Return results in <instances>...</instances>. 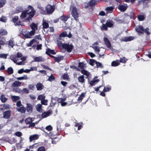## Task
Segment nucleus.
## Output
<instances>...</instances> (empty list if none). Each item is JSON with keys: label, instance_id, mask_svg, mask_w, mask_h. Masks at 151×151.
<instances>
[{"label": "nucleus", "instance_id": "393cba45", "mask_svg": "<svg viewBox=\"0 0 151 151\" xmlns=\"http://www.w3.org/2000/svg\"><path fill=\"white\" fill-rule=\"evenodd\" d=\"M60 19L61 20L64 22H66L68 19L69 18V17L68 16H66L65 15H63L62 16L60 17Z\"/></svg>", "mask_w": 151, "mask_h": 151}, {"label": "nucleus", "instance_id": "bf43d9fd", "mask_svg": "<svg viewBox=\"0 0 151 151\" xmlns=\"http://www.w3.org/2000/svg\"><path fill=\"white\" fill-rule=\"evenodd\" d=\"M14 91L18 93H21L22 92L21 90L18 87H17L14 88Z\"/></svg>", "mask_w": 151, "mask_h": 151}, {"label": "nucleus", "instance_id": "37998d69", "mask_svg": "<svg viewBox=\"0 0 151 151\" xmlns=\"http://www.w3.org/2000/svg\"><path fill=\"white\" fill-rule=\"evenodd\" d=\"M45 98V96L44 94L40 95L38 96L37 99L42 101V100H44Z\"/></svg>", "mask_w": 151, "mask_h": 151}, {"label": "nucleus", "instance_id": "f257e3e1", "mask_svg": "<svg viewBox=\"0 0 151 151\" xmlns=\"http://www.w3.org/2000/svg\"><path fill=\"white\" fill-rule=\"evenodd\" d=\"M36 13V11L34 8L31 5H29L28 7V9L23 11L20 17L22 19H24L27 17V14L29 16L25 19V21L30 22L32 20V18L34 17Z\"/></svg>", "mask_w": 151, "mask_h": 151}, {"label": "nucleus", "instance_id": "f03ea898", "mask_svg": "<svg viewBox=\"0 0 151 151\" xmlns=\"http://www.w3.org/2000/svg\"><path fill=\"white\" fill-rule=\"evenodd\" d=\"M114 25V22L112 20L109 19L106 21L105 24H102L100 27V28L101 30H107L108 27H113Z\"/></svg>", "mask_w": 151, "mask_h": 151}, {"label": "nucleus", "instance_id": "c9c22d12", "mask_svg": "<svg viewBox=\"0 0 151 151\" xmlns=\"http://www.w3.org/2000/svg\"><path fill=\"white\" fill-rule=\"evenodd\" d=\"M7 72L10 75L13 73L14 70L12 67H9L8 68Z\"/></svg>", "mask_w": 151, "mask_h": 151}, {"label": "nucleus", "instance_id": "8fccbe9b", "mask_svg": "<svg viewBox=\"0 0 151 151\" xmlns=\"http://www.w3.org/2000/svg\"><path fill=\"white\" fill-rule=\"evenodd\" d=\"M111 89V87L110 86H109L108 87H104V92H107L109 91H110Z\"/></svg>", "mask_w": 151, "mask_h": 151}, {"label": "nucleus", "instance_id": "0e129e2a", "mask_svg": "<svg viewBox=\"0 0 151 151\" xmlns=\"http://www.w3.org/2000/svg\"><path fill=\"white\" fill-rule=\"evenodd\" d=\"M0 21L3 22H5L6 21V18L5 17H1L0 18Z\"/></svg>", "mask_w": 151, "mask_h": 151}, {"label": "nucleus", "instance_id": "680f3d73", "mask_svg": "<svg viewBox=\"0 0 151 151\" xmlns=\"http://www.w3.org/2000/svg\"><path fill=\"white\" fill-rule=\"evenodd\" d=\"M37 151H45V150L44 147H40L38 148Z\"/></svg>", "mask_w": 151, "mask_h": 151}, {"label": "nucleus", "instance_id": "a18cd8bd", "mask_svg": "<svg viewBox=\"0 0 151 151\" xmlns=\"http://www.w3.org/2000/svg\"><path fill=\"white\" fill-rule=\"evenodd\" d=\"M6 2V0H0V8L3 7Z\"/></svg>", "mask_w": 151, "mask_h": 151}, {"label": "nucleus", "instance_id": "c756f323", "mask_svg": "<svg viewBox=\"0 0 151 151\" xmlns=\"http://www.w3.org/2000/svg\"><path fill=\"white\" fill-rule=\"evenodd\" d=\"M42 25L43 26L42 28L43 29H47L49 27L48 23L45 21H43L42 24Z\"/></svg>", "mask_w": 151, "mask_h": 151}, {"label": "nucleus", "instance_id": "774afa93", "mask_svg": "<svg viewBox=\"0 0 151 151\" xmlns=\"http://www.w3.org/2000/svg\"><path fill=\"white\" fill-rule=\"evenodd\" d=\"M16 135L18 137H20L22 135V133L21 132H17L15 133Z\"/></svg>", "mask_w": 151, "mask_h": 151}, {"label": "nucleus", "instance_id": "7c9ffc66", "mask_svg": "<svg viewBox=\"0 0 151 151\" xmlns=\"http://www.w3.org/2000/svg\"><path fill=\"white\" fill-rule=\"evenodd\" d=\"M99 81V79H97L91 81L90 82V84L91 86H94Z\"/></svg>", "mask_w": 151, "mask_h": 151}, {"label": "nucleus", "instance_id": "6e6d98bb", "mask_svg": "<svg viewBox=\"0 0 151 151\" xmlns=\"http://www.w3.org/2000/svg\"><path fill=\"white\" fill-rule=\"evenodd\" d=\"M40 12L43 14H47V11H46V10H44L43 8L41 9Z\"/></svg>", "mask_w": 151, "mask_h": 151}, {"label": "nucleus", "instance_id": "4c0bfd02", "mask_svg": "<svg viewBox=\"0 0 151 151\" xmlns=\"http://www.w3.org/2000/svg\"><path fill=\"white\" fill-rule=\"evenodd\" d=\"M39 147V144L38 143H36L30 146V147L31 149H34V148H38Z\"/></svg>", "mask_w": 151, "mask_h": 151}, {"label": "nucleus", "instance_id": "052dcab7", "mask_svg": "<svg viewBox=\"0 0 151 151\" xmlns=\"http://www.w3.org/2000/svg\"><path fill=\"white\" fill-rule=\"evenodd\" d=\"M48 101L47 100H43L41 101L42 104L44 105H47V104Z\"/></svg>", "mask_w": 151, "mask_h": 151}, {"label": "nucleus", "instance_id": "a19ab883", "mask_svg": "<svg viewBox=\"0 0 151 151\" xmlns=\"http://www.w3.org/2000/svg\"><path fill=\"white\" fill-rule=\"evenodd\" d=\"M145 33L147 35H149L150 33L149 31V29L148 27H147L145 29L144 28V31H143V33Z\"/></svg>", "mask_w": 151, "mask_h": 151}, {"label": "nucleus", "instance_id": "c03bdc74", "mask_svg": "<svg viewBox=\"0 0 151 151\" xmlns=\"http://www.w3.org/2000/svg\"><path fill=\"white\" fill-rule=\"evenodd\" d=\"M17 58L16 56H12L11 58V60L13 61L15 63H17Z\"/></svg>", "mask_w": 151, "mask_h": 151}, {"label": "nucleus", "instance_id": "f3484780", "mask_svg": "<svg viewBox=\"0 0 151 151\" xmlns=\"http://www.w3.org/2000/svg\"><path fill=\"white\" fill-rule=\"evenodd\" d=\"M38 138L39 136L37 134H34L31 135L29 137V141L30 142H32L33 140L37 139Z\"/></svg>", "mask_w": 151, "mask_h": 151}, {"label": "nucleus", "instance_id": "0eeeda50", "mask_svg": "<svg viewBox=\"0 0 151 151\" xmlns=\"http://www.w3.org/2000/svg\"><path fill=\"white\" fill-rule=\"evenodd\" d=\"M126 5L119 4L118 6V8L122 12H124L127 8L128 6L126 4Z\"/></svg>", "mask_w": 151, "mask_h": 151}, {"label": "nucleus", "instance_id": "dca6fc26", "mask_svg": "<svg viewBox=\"0 0 151 151\" xmlns=\"http://www.w3.org/2000/svg\"><path fill=\"white\" fill-rule=\"evenodd\" d=\"M45 53L48 55H50L51 54L53 55H55L56 54V52L55 51L53 50H51L49 48H48L47 51H46Z\"/></svg>", "mask_w": 151, "mask_h": 151}, {"label": "nucleus", "instance_id": "e433bc0d", "mask_svg": "<svg viewBox=\"0 0 151 151\" xmlns=\"http://www.w3.org/2000/svg\"><path fill=\"white\" fill-rule=\"evenodd\" d=\"M145 18V17L143 15H138L137 16V18L139 21H142L144 20Z\"/></svg>", "mask_w": 151, "mask_h": 151}, {"label": "nucleus", "instance_id": "79ce46f5", "mask_svg": "<svg viewBox=\"0 0 151 151\" xmlns=\"http://www.w3.org/2000/svg\"><path fill=\"white\" fill-rule=\"evenodd\" d=\"M67 36V33L66 31H64L61 33L59 37H65Z\"/></svg>", "mask_w": 151, "mask_h": 151}, {"label": "nucleus", "instance_id": "3c124183", "mask_svg": "<svg viewBox=\"0 0 151 151\" xmlns=\"http://www.w3.org/2000/svg\"><path fill=\"white\" fill-rule=\"evenodd\" d=\"M32 122V119L30 118H27L25 120V122L27 124H30Z\"/></svg>", "mask_w": 151, "mask_h": 151}, {"label": "nucleus", "instance_id": "603ef678", "mask_svg": "<svg viewBox=\"0 0 151 151\" xmlns=\"http://www.w3.org/2000/svg\"><path fill=\"white\" fill-rule=\"evenodd\" d=\"M96 61L93 59H90V60L89 64L91 66H93L94 65V63H96Z\"/></svg>", "mask_w": 151, "mask_h": 151}, {"label": "nucleus", "instance_id": "c85d7f7f", "mask_svg": "<svg viewBox=\"0 0 151 151\" xmlns=\"http://www.w3.org/2000/svg\"><path fill=\"white\" fill-rule=\"evenodd\" d=\"M0 100L3 103L5 102L8 100L7 98L5 97V95L2 94L0 96Z\"/></svg>", "mask_w": 151, "mask_h": 151}, {"label": "nucleus", "instance_id": "9d476101", "mask_svg": "<svg viewBox=\"0 0 151 151\" xmlns=\"http://www.w3.org/2000/svg\"><path fill=\"white\" fill-rule=\"evenodd\" d=\"M99 45V43L98 42H96L94 43L93 44L92 46L91 47L96 51L99 52L100 51L99 47L97 46V45Z\"/></svg>", "mask_w": 151, "mask_h": 151}, {"label": "nucleus", "instance_id": "423d86ee", "mask_svg": "<svg viewBox=\"0 0 151 151\" xmlns=\"http://www.w3.org/2000/svg\"><path fill=\"white\" fill-rule=\"evenodd\" d=\"M11 111L10 110H8L5 111L3 113V117L6 119H9L11 116Z\"/></svg>", "mask_w": 151, "mask_h": 151}, {"label": "nucleus", "instance_id": "a211bd4d", "mask_svg": "<svg viewBox=\"0 0 151 151\" xmlns=\"http://www.w3.org/2000/svg\"><path fill=\"white\" fill-rule=\"evenodd\" d=\"M84 76L83 75H82L79 76L78 78V82L81 83H85V79L84 78Z\"/></svg>", "mask_w": 151, "mask_h": 151}, {"label": "nucleus", "instance_id": "13d9d810", "mask_svg": "<svg viewBox=\"0 0 151 151\" xmlns=\"http://www.w3.org/2000/svg\"><path fill=\"white\" fill-rule=\"evenodd\" d=\"M96 66L97 68L100 67L101 68H103V67L102 64L100 62L96 61Z\"/></svg>", "mask_w": 151, "mask_h": 151}, {"label": "nucleus", "instance_id": "bb28decb", "mask_svg": "<svg viewBox=\"0 0 151 151\" xmlns=\"http://www.w3.org/2000/svg\"><path fill=\"white\" fill-rule=\"evenodd\" d=\"M63 56L59 55L58 57H56L54 60L56 62L59 63L60 61L63 60Z\"/></svg>", "mask_w": 151, "mask_h": 151}, {"label": "nucleus", "instance_id": "9b49d317", "mask_svg": "<svg viewBox=\"0 0 151 151\" xmlns=\"http://www.w3.org/2000/svg\"><path fill=\"white\" fill-rule=\"evenodd\" d=\"M134 39V36H130L123 37L122 39V40L124 42H128L133 40Z\"/></svg>", "mask_w": 151, "mask_h": 151}, {"label": "nucleus", "instance_id": "338daca9", "mask_svg": "<svg viewBox=\"0 0 151 151\" xmlns=\"http://www.w3.org/2000/svg\"><path fill=\"white\" fill-rule=\"evenodd\" d=\"M42 45L41 44L37 45L36 49L37 50H41L42 49Z\"/></svg>", "mask_w": 151, "mask_h": 151}, {"label": "nucleus", "instance_id": "4be33fe9", "mask_svg": "<svg viewBox=\"0 0 151 151\" xmlns=\"http://www.w3.org/2000/svg\"><path fill=\"white\" fill-rule=\"evenodd\" d=\"M21 84V83L19 81H16L14 82L12 84V87H18L19 86H20Z\"/></svg>", "mask_w": 151, "mask_h": 151}, {"label": "nucleus", "instance_id": "09e8293b", "mask_svg": "<svg viewBox=\"0 0 151 151\" xmlns=\"http://www.w3.org/2000/svg\"><path fill=\"white\" fill-rule=\"evenodd\" d=\"M55 79V77L53 76L52 74H51V76L49 77L48 80L50 81H52L54 80Z\"/></svg>", "mask_w": 151, "mask_h": 151}, {"label": "nucleus", "instance_id": "ddd939ff", "mask_svg": "<svg viewBox=\"0 0 151 151\" xmlns=\"http://www.w3.org/2000/svg\"><path fill=\"white\" fill-rule=\"evenodd\" d=\"M99 2V1L96 0H91L88 3V5L91 7L93 6L95 4H97Z\"/></svg>", "mask_w": 151, "mask_h": 151}, {"label": "nucleus", "instance_id": "49530a36", "mask_svg": "<svg viewBox=\"0 0 151 151\" xmlns=\"http://www.w3.org/2000/svg\"><path fill=\"white\" fill-rule=\"evenodd\" d=\"M85 66V64L83 62H79L78 67L81 69H84Z\"/></svg>", "mask_w": 151, "mask_h": 151}, {"label": "nucleus", "instance_id": "39448f33", "mask_svg": "<svg viewBox=\"0 0 151 151\" xmlns=\"http://www.w3.org/2000/svg\"><path fill=\"white\" fill-rule=\"evenodd\" d=\"M72 15L76 20H77L78 17V12L77 9L75 7H73L72 10Z\"/></svg>", "mask_w": 151, "mask_h": 151}, {"label": "nucleus", "instance_id": "b1692460", "mask_svg": "<svg viewBox=\"0 0 151 151\" xmlns=\"http://www.w3.org/2000/svg\"><path fill=\"white\" fill-rule=\"evenodd\" d=\"M57 45L58 47L61 49H62L63 48V45L64 44H63L62 41H60L59 40H57Z\"/></svg>", "mask_w": 151, "mask_h": 151}, {"label": "nucleus", "instance_id": "7ed1b4c3", "mask_svg": "<svg viewBox=\"0 0 151 151\" xmlns=\"http://www.w3.org/2000/svg\"><path fill=\"white\" fill-rule=\"evenodd\" d=\"M47 14H51L54 12L55 10V7L54 5L52 6L50 4H48L46 6V9Z\"/></svg>", "mask_w": 151, "mask_h": 151}, {"label": "nucleus", "instance_id": "4d7b16f0", "mask_svg": "<svg viewBox=\"0 0 151 151\" xmlns=\"http://www.w3.org/2000/svg\"><path fill=\"white\" fill-rule=\"evenodd\" d=\"M7 56V54H0V58H2L4 59H6Z\"/></svg>", "mask_w": 151, "mask_h": 151}, {"label": "nucleus", "instance_id": "a878e982", "mask_svg": "<svg viewBox=\"0 0 151 151\" xmlns=\"http://www.w3.org/2000/svg\"><path fill=\"white\" fill-rule=\"evenodd\" d=\"M119 60H116V61H114L111 62V65L112 66L115 67L118 66L120 64V63L119 62Z\"/></svg>", "mask_w": 151, "mask_h": 151}, {"label": "nucleus", "instance_id": "72a5a7b5", "mask_svg": "<svg viewBox=\"0 0 151 151\" xmlns=\"http://www.w3.org/2000/svg\"><path fill=\"white\" fill-rule=\"evenodd\" d=\"M12 99L14 102H16L20 99V97L19 96H12Z\"/></svg>", "mask_w": 151, "mask_h": 151}, {"label": "nucleus", "instance_id": "864d4df0", "mask_svg": "<svg viewBox=\"0 0 151 151\" xmlns=\"http://www.w3.org/2000/svg\"><path fill=\"white\" fill-rule=\"evenodd\" d=\"M19 19V17L18 16H15L12 19L13 22L15 23Z\"/></svg>", "mask_w": 151, "mask_h": 151}, {"label": "nucleus", "instance_id": "6e6552de", "mask_svg": "<svg viewBox=\"0 0 151 151\" xmlns=\"http://www.w3.org/2000/svg\"><path fill=\"white\" fill-rule=\"evenodd\" d=\"M52 112L51 110H49L47 112L43 113L41 115L42 118L43 119L47 117L52 114Z\"/></svg>", "mask_w": 151, "mask_h": 151}, {"label": "nucleus", "instance_id": "ea45409f", "mask_svg": "<svg viewBox=\"0 0 151 151\" xmlns=\"http://www.w3.org/2000/svg\"><path fill=\"white\" fill-rule=\"evenodd\" d=\"M36 40L35 39H33L31 40L29 43L27 44V47H29L32 46V45L35 42Z\"/></svg>", "mask_w": 151, "mask_h": 151}, {"label": "nucleus", "instance_id": "aec40b11", "mask_svg": "<svg viewBox=\"0 0 151 151\" xmlns=\"http://www.w3.org/2000/svg\"><path fill=\"white\" fill-rule=\"evenodd\" d=\"M30 26L32 30L36 31L37 29V25L34 22L32 23Z\"/></svg>", "mask_w": 151, "mask_h": 151}, {"label": "nucleus", "instance_id": "de8ad7c7", "mask_svg": "<svg viewBox=\"0 0 151 151\" xmlns=\"http://www.w3.org/2000/svg\"><path fill=\"white\" fill-rule=\"evenodd\" d=\"M127 60V59H126L125 57H124L122 58H121L119 61L121 63H126Z\"/></svg>", "mask_w": 151, "mask_h": 151}, {"label": "nucleus", "instance_id": "2f4dec72", "mask_svg": "<svg viewBox=\"0 0 151 151\" xmlns=\"http://www.w3.org/2000/svg\"><path fill=\"white\" fill-rule=\"evenodd\" d=\"M81 72L82 74L86 75L87 77H88L90 75L89 72L84 69L82 70H81Z\"/></svg>", "mask_w": 151, "mask_h": 151}, {"label": "nucleus", "instance_id": "4468645a", "mask_svg": "<svg viewBox=\"0 0 151 151\" xmlns=\"http://www.w3.org/2000/svg\"><path fill=\"white\" fill-rule=\"evenodd\" d=\"M104 41L106 46L108 48H110L111 47L110 42L107 37H104Z\"/></svg>", "mask_w": 151, "mask_h": 151}, {"label": "nucleus", "instance_id": "e2e57ef3", "mask_svg": "<svg viewBox=\"0 0 151 151\" xmlns=\"http://www.w3.org/2000/svg\"><path fill=\"white\" fill-rule=\"evenodd\" d=\"M45 129L47 130L48 131H50L52 130V128L51 125H49L48 126H47L46 127Z\"/></svg>", "mask_w": 151, "mask_h": 151}, {"label": "nucleus", "instance_id": "6ab92c4d", "mask_svg": "<svg viewBox=\"0 0 151 151\" xmlns=\"http://www.w3.org/2000/svg\"><path fill=\"white\" fill-rule=\"evenodd\" d=\"M7 44L9 46L13 48L14 45V41L12 39H10L7 42Z\"/></svg>", "mask_w": 151, "mask_h": 151}, {"label": "nucleus", "instance_id": "2eb2a0df", "mask_svg": "<svg viewBox=\"0 0 151 151\" xmlns=\"http://www.w3.org/2000/svg\"><path fill=\"white\" fill-rule=\"evenodd\" d=\"M26 107L27 111L29 113H31L32 111L33 108L32 105L30 104H27Z\"/></svg>", "mask_w": 151, "mask_h": 151}, {"label": "nucleus", "instance_id": "412c9836", "mask_svg": "<svg viewBox=\"0 0 151 151\" xmlns=\"http://www.w3.org/2000/svg\"><path fill=\"white\" fill-rule=\"evenodd\" d=\"M2 106L3 108H1L0 109V110L2 111H4V110H8L9 109H10V107L9 105L8 104H4L2 105Z\"/></svg>", "mask_w": 151, "mask_h": 151}, {"label": "nucleus", "instance_id": "20e7f679", "mask_svg": "<svg viewBox=\"0 0 151 151\" xmlns=\"http://www.w3.org/2000/svg\"><path fill=\"white\" fill-rule=\"evenodd\" d=\"M63 46V49L66 50L67 51L69 52H71L73 48V45H70L68 43H64Z\"/></svg>", "mask_w": 151, "mask_h": 151}, {"label": "nucleus", "instance_id": "5701e85b", "mask_svg": "<svg viewBox=\"0 0 151 151\" xmlns=\"http://www.w3.org/2000/svg\"><path fill=\"white\" fill-rule=\"evenodd\" d=\"M36 87L37 90L40 91L42 89L43 86L42 83H37L36 85Z\"/></svg>", "mask_w": 151, "mask_h": 151}, {"label": "nucleus", "instance_id": "473e14b6", "mask_svg": "<svg viewBox=\"0 0 151 151\" xmlns=\"http://www.w3.org/2000/svg\"><path fill=\"white\" fill-rule=\"evenodd\" d=\"M37 110L39 112H41L42 111V107L41 104H39L36 106Z\"/></svg>", "mask_w": 151, "mask_h": 151}, {"label": "nucleus", "instance_id": "58836bf2", "mask_svg": "<svg viewBox=\"0 0 151 151\" xmlns=\"http://www.w3.org/2000/svg\"><path fill=\"white\" fill-rule=\"evenodd\" d=\"M86 93H82L81 95L78 98V100L79 101H81L83 98L85 97Z\"/></svg>", "mask_w": 151, "mask_h": 151}, {"label": "nucleus", "instance_id": "f8f14e48", "mask_svg": "<svg viewBox=\"0 0 151 151\" xmlns=\"http://www.w3.org/2000/svg\"><path fill=\"white\" fill-rule=\"evenodd\" d=\"M17 110L19 111L22 113H24L25 112L26 109L23 105L17 108Z\"/></svg>", "mask_w": 151, "mask_h": 151}, {"label": "nucleus", "instance_id": "f704fd0d", "mask_svg": "<svg viewBox=\"0 0 151 151\" xmlns=\"http://www.w3.org/2000/svg\"><path fill=\"white\" fill-rule=\"evenodd\" d=\"M7 34L6 30L5 29H1L0 30V35L1 36L6 35Z\"/></svg>", "mask_w": 151, "mask_h": 151}, {"label": "nucleus", "instance_id": "69168bd1", "mask_svg": "<svg viewBox=\"0 0 151 151\" xmlns=\"http://www.w3.org/2000/svg\"><path fill=\"white\" fill-rule=\"evenodd\" d=\"M24 36L26 38H31L32 37V36H30L29 33H27L24 35Z\"/></svg>", "mask_w": 151, "mask_h": 151}, {"label": "nucleus", "instance_id": "1a4fd4ad", "mask_svg": "<svg viewBox=\"0 0 151 151\" xmlns=\"http://www.w3.org/2000/svg\"><path fill=\"white\" fill-rule=\"evenodd\" d=\"M135 31L138 33L143 34L144 31V27L141 25H139L135 29Z\"/></svg>", "mask_w": 151, "mask_h": 151}, {"label": "nucleus", "instance_id": "5fc2aeb1", "mask_svg": "<svg viewBox=\"0 0 151 151\" xmlns=\"http://www.w3.org/2000/svg\"><path fill=\"white\" fill-rule=\"evenodd\" d=\"M42 66L44 69H47L50 71H52V70L49 68L48 66L45 65H41Z\"/></svg>", "mask_w": 151, "mask_h": 151}, {"label": "nucleus", "instance_id": "cd10ccee", "mask_svg": "<svg viewBox=\"0 0 151 151\" xmlns=\"http://www.w3.org/2000/svg\"><path fill=\"white\" fill-rule=\"evenodd\" d=\"M42 57L41 56L37 57H35L34 59V60L33 61V62H42L43 61Z\"/></svg>", "mask_w": 151, "mask_h": 151}]
</instances>
